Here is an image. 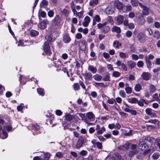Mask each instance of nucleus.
I'll return each instance as SVG.
<instances>
[{"label": "nucleus", "mask_w": 160, "mask_h": 160, "mask_svg": "<svg viewBox=\"0 0 160 160\" xmlns=\"http://www.w3.org/2000/svg\"><path fill=\"white\" fill-rule=\"evenodd\" d=\"M72 88L75 91H77L80 89V86L78 83H74L72 85Z\"/></svg>", "instance_id": "c85d7f7f"}, {"label": "nucleus", "mask_w": 160, "mask_h": 160, "mask_svg": "<svg viewBox=\"0 0 160 160\" xmlns=\"http://www.w3.org/2000/svg\"><path fill=\"white\" fill-rule=\"evenodd\" d=\"M88 153V152L85 150H82L80 152V154L82 156H85Z\"/></svg>", "instance_id": "0e129e2a"}, {"label": "nucleus", "mask_w": 160, "mask_h": 160, "mask_svg": "<svg viewBox=\"0 0 160 160\" xmlns=\"http://www.w3.org/2000/svg\"><path fill=\"white\" fill-rule=\"evenodd\" d=\"M139 6L142 9V13L144 15H148L149 14V9L147 6L139 3Z\"/></svg>", "instance_id": "6e6552de"}, {"label": "nucleus", "mask_w": 160, "mask_h": 160, "mask_svg": "<svg viewBox=\"0 0 160 160\" xmlns=\"http://www.w3.org/2000/svg\"><path fill=\"white\" fill-rule=\"evenodd\" d=\"M31 129L36 133H41L43 130L42 127H40L37 123L31 124Z\"/></svg>", "instance_id": "f03ea898"}, {"label": "nucleus", "mask_w": 160, "mask_h": 160, "mask_svg": "<svg viewBox=\"0 0 160 160\" xmlns=\"http://www.w3.org/2000/svg\"><path fill=\"white\" fill-rule=\"evenodd\" d=\"M96 144L97 147L98 149H101L102 148V146L101 143L99 142H96Z\"/></svg>", "instance_id": "680f3d73"}, {"label": "nucleus", "mask_w": 160, "mask_h": 160, "mask_svg": "<svg viewBox=\"0 0 160 160\" xmlns=\"http://www.w3.org/2000/svg\"><path fill=\"white\" fill-rule=\"evenodd\" d=\"M86 116L87 118L90 120L92 119L95 117L94 115L92 112H89L87 113Z\"/></svg>", "instance_id": "a878e982"}, {"label": "nucleus", "mask_w": 160, "mask_h": 160, "mask_svg": "<svg viewBox=\"0 0 160 160\" xmlns=\"http://www.w3.org/2000/svg\"><path fill=\"white\" fill-rule=\"evenodd\" d=\"M144 64V63L142 61H138L137 64V66L139 68L142 67Z\"/></svg>", "instance_id": "603ef678"}, {"label": "nucleus", "mask_w": 160, "mask_h": 160, "mask_svg": "<svg viewBox=\"0 0 160 160\" xmlns=\"http://www.w3.org/2000/svg\"><path fill=\"white\" fill-rule=\"evenodd\" d=\"M116 21L118 25L122 24L124 21V17L122 15H120L117 16Z\"/></svg>", "instance_id": "2eb2a0df"}, {"label": "nucleus", "mask_w": 160, "mask_h": 160, "mask_svg": "<svg viewBox=\"0 0 160 160\" xmlns=\"http://www.w3.org/2000/svg\"><path fill=\"white\" fill-rule=\"evenodd\" d=\"M62 41L65 43H68L71 41V39L68 33H65L62 36Z\"/></svg>", "instance_id": "ddd939ff"}, {"label": "nucleus", "mask_w": 160, "mask_h": 160, "mask_svg": "<svg viewBox=\"0 0 160 160\" xmlns=\"http://www.w3.org/2000/svg\"><path fill=\"white\" fill-rule=\"evenodd\" d=\"M94 79L97 81H100L102 78V77L99 74H96L93 76Z\"/></svg>", "instance_id": "2f4dec72"}, {"label": "nucleus", "mask_w": 160, "mask_h": 160, "mask_svg": "<svg viewBox=\"0 0 160 160\" xmlns=\"http://www.w3.org/2000/svg\"><path fill=\"white\" fill-rule=\"evenodd\" d=\"M102 80L104 81H110V76L109 75H106L102 79Z\"/></svg>", "instance_id": "a18cd8bd"}, {"label": "nucleus", "mask_w": 160, "mask_h": 160, "mask_svg": "<svg viewBox=\"0 0 160 160\" xmlns=\"http://www.w3.org/2000/svg\"><path fill=\"white\" fill-rule=\"evenodd\" d=\"M60 12L65 17H67L68 16L69 12L68 10L64 8L62 10V9H60Z\"/></svg>", "instance_id": "393cba45"}, {"label": "nucleus", "mask_w": 160, "mask_h": 160, "mask_svg": "<svg viewBox=\"0 0 160 160\" xmlns=\"http://www.w3.org/2000/svg\"><path fill=\"white\" fill-rule=\"evenodd\" d=\"M50 156V154L48 152H47L44 154L43 156V158L42 159V160H49Z\"/></svg>", "instance_id": "f704fd0d"}, {"label": "nucleus", "mask_w": 160, "mask_h": 160, "mask_svg": "<svg viewBox=\"0 0 160 160\" xmlns=\"http://www.w3.org/2000/svg\"><path fill=\"white\" fill-rule=\"evenodd\" d=\"M129 29H133L135 27V25L133 23L131 22L129 24V25L128 26Z\"/></svg>", "instance_id": "774afa93"}, {"label": "nucleus", "mask_w": 160, "mask_h": 160, "mask_svg": "<svg viewBox=\"0 0 160 160\" xmlns=\"http://www.w3.org/2000/svg\"><path fill=\"white\" fill-rule=\"evenodd\" d=\"M114 3L115 7L118 10H122L123 5L119 0H115L114 2Z\"/></svg>", "instance_id": "f8f14e48"}, {"label": "nucleus", "mask_w": 160, "mask_h": 160, "mask_svg": "<svg viewBox=\"0 0 160 160\" xmlns=\"http://www.w3.org/2000/svg\"><path fill=\"white\" fill-rule=\"evenodd\" d=\"M153 37L155 39H159L160 38V34L158 31L156 30L155 31L153 34Z\"/></svg>", "instance_id": "473e14b6"}, {"label": "nucleus", "mask_w": 160, "mask_h": 160, "mask_svg": "<svg viewBox=\"0 0 160 160\" xmlns=\"http://www.w3.org/2000/svg\"><path fill=\"white\" fill-rule=\"evenodd\" d=\"M127 64L128 66L130 67L131 69L135 68L136 65V63L132 60H130L128 61Z\"/></svg>", "instance_id": "dca6fc26"}, {"label": "nucleus", "mask_w": 160, "mask_h": 160, "mask_svg": "<svg viewBox=\"0 0 160 160\" xmlns=\"http://www.w3.org/2000/svg\"><path fill=\"white\" fill-rule=\"evenodd\" d=\"M141 141L139 143V148L140 149L143 151V154L146 155L150 153L151 151V149L150 146L146 144H142Z\"/></svg>", "instance_id": "f257e3e1"}, {"label": "nucleus", "mask_w": 160, "mask_h": 160, "mask_svg": "<svg viewBox=\"0 0 160 160\" xmlns=\"http://www.w3.org/2000/svg\"><path fill=\"white\" fill-rule=\"evenodd\" d=\"M157 122H159V121L157 119H150L149 120H148V121H147V122H149L153 124H155Z\"/></svg>", "instance_id": "5fc2aeb1"}, {"label": "nucleus", "mask_w": 160, "mask_h": 160, "mask_svg": "<svg viewBox=\"0 0 160 160\" xmlns=\"http://www.w3.org/2000/svg\"><path fill=\"white\" fill-rule=\"evenodd\" d=\"M65 117L66 120L68 121H70L72 119V116L69 114H65Z\"/></svg>", "instance_id": "58836bf2"}, {"label": "nucleus", "mask_w": 160, "mask_h": 160, "mask_svg": "<svg viewBox=\"0 0 160 160\" xmlns=\"http://www.w3.org/2000/svg\"><path fill=\"white\" fill-rule=\"evenodd\" d=\"M131 2L132 5L134 6H137L139 3L138 0H131Z\"/></svg>", "instance_id": "37998d69"}, {"label": "nucleus", "mask_w": 160, "mask_h": 160, "mask_svg": "<svg viewBox=\"0 0 160 160\" xmlns=\"http://www.w3.org/2000/svg\"><path fill=\"white\" fill-rule=\"evenodd\" d=\"M84 143V139L82 136L79 137L77 143L76 145V148L77 149H79L82 147Z\"/></svg>", "instance_id": "9d476101"}, {"label": "nucleus", "mask_w": 160, "mask_h": 160, "mask_svg": "<svg viewBox=\"0 0 160 160\" xmlns=\"http://www.w3.org/2000/svg\"><path fill=\"white\" fill-rule=\"evenodd\" d=\"M132 7L131 5L123 6L122 11L123 12H127L131 11Z\"/></svg>", "instance_id": "6ab92c4d"}, {"label": "nucleus", "mask_w": 160, "mask_h": 160, "mask_svg": "<svg viewBox=\"0 0 160 160\" xmlns=\"http://www.w3.org/2000/svg\"><path fill=\"white\" fill-rule=\"evenodd\" d=\"M48 2L46 0H42L40 4V5L41 6H47L48 4Z\"/></svg>", "instance_id": "c03bdc74"}, {"label": "nucleus", "mask_w": 160, "mask_h": 160, "mask_svg": "<svg viewBox=\"0 0 160 160\" xmlns=\"http://www.w3.org/2000/svg\"><path fill=\"white\" fill-rule=\"evenodd\" d=\"M79 115L81 118L82 120H86V118L85 114L80 113L79 114Z\"/></svg>", "instance_id": "e2e57ef3"}, {"label": "nucleus", "mask_w": 160, "mask_h": 160, "mask_svg": "<svg viewBox=\"0 0 160 160\" xmlns=\"http://www.w3.org/2000/svg\"><path fill=\"white\" fill-rule=\"evenodd\" d=\"M55 156L58 158H62L63 157V154L61 152H58L56 153Z\"/></svg>", "instance_id": "8fccbe9b"}, {"label": "nucleus", "mask_w": 160, "mask_h": 160, "mask_svg": "<svg viewBox=\"0 0 160 160\" xmlns=\"http://www.w3.org/2000/svg\"><path fill=\"white\" fill-rule=\"evenodd\" d=\"M24 107V104L21 103L17 107V109L18 111H21Z\"/></svg>", "instance_id": "79ce46f5"}, {"label": "nucleus", "mask_w": 160, "mask_h": 160, "mask_svg": "<svg viewBox=\"0 0 160 160\" xmlns=\"http://www.w3.org/2000/svg\"><path fill=\"white\" fill-rule=\"evenodd\" d=\"M4 90V87L0 84V95H2L3 94V92Z\"/></svg>", "instance_id": "4d7b16f0"}, {"label": "nucleus", "mask_w": 160, "mask_h": 160, "mask_svg": "<svg viewBox=\"0 0 160 160\" xmlns=\"http://www.w3.org/2000/svg\"><path fill=\"white\" fill-rule=\"evenodd\" d=\"M46 116L47 118H48L47 120V122H49L50 124H53V121L54 119V116L53 115H46Z\"/></svg>", "instance_id": "a211bd4d"}, {"label": "nucleus", "mask_w": 160, "mask_h": 160, "mask_svg": "<svg viewBox=\"0 0 160 160\" xmlns=\"http://www.w3.org/2000/svg\"><path fill=\"white\" fill-rule=\"evenodd\" d=\"M110 30V27L109 26H105L101 30V32L102 33L106 34Z\"/></svg>", "instance_id": "4be33fe9"}, {"label": "nucleus", "mask_w": 160, "mask_h": 160, "mask_svg": "<svg viewBox=\"0 0 160 160\" xmlns=\"http://www.w3.org/2000/svg\"><path fill=\"white\" fill-rule=\"evenodd\" d=\"M79 83L82 88V89L84 90L85 91H87V90L86 89V86L84 84L83 82L81 80H80L79 81Z\"/></svg>", "instance_id": "09e8293b"}, {"label": "nucleus", "mask_w": 160, "mask_h": 160, "mask_svg": "<svg viewBox=\"0 0 160 160\" xmlns=\"http://www.w3.org/2000/svg\"><path fill=\"white\" fill-rule=\"evenodd\" d=\"M75 62H74V63H75V67L78 70H77V72H78V69H79L80 66V64L79 62L77 61H76L75 59Z\"/></svg>", "instance_id": "6e6d98bb"}, {"label": "nucleus", "mask_w": 160, "mask_h": 160, "mask_svg": "<svg viewBox=\"0 0 160 160\" xmlns=\"http://www.w3.org/2000/svg\"><path fill=\"white\" fill-rule=\"evenodd\" d=\"M79 47L80 49L82 51L86 50V42L85 40L82 39L79 41Z\"/></svg>", "instance_id": "9b49d317"}, {"label": "nucleus", "mask_w": 160, "mask_h": 160, "mask_svg": "<svg viewBox=\"0 0 160 160\" xmlns=\"http://www.w3.org/2000/svg\"><path fill=\"white\" fill-rule=\"evenodd\" d=\"M120 75V73L118 71H114L112 73V76L115 78L118 77Z\"/></svg>", "instance_id": "a19ab883"}, {"label": "nucleus", "mask_w": 160, "mask_h": 160, "mask_svg": "<svg viewBox=\"0 0 160 160\" xmlns=\"http://www.w3.org/2000/svg\"><path fill=\"white\" fill-rule=\"evenodd\" d=\"M138 99L132 97L128 98L127 99L128 101L130 103L136 104L138 102Z\"/></svg>", "instance_id": "5701e85b"}, {"label": "nucleus", "mask_w": 160, "mask_h": 160, "mask_svg": "<svg viewBox=\"0 0 160 160\" xmlns=\"http://www.w3.org/2000/svg\"><path fill=\"white\" fill-rule=\"evenodd\" d=\"M50 44H49L47 42H44L43 46V49L45 53L49 56H50L52 53L51 51Z\"/></svg>", "instance_id": "0eeeda50"}, {"label": "nucleus", "mask_w": 160, "mask_h": 160, "mask_svg": "<svg viewBox=\"0 0 160 160\" xmlns=\"http://www.w3.org/2000/svg\"><path fill=\"white\" fill-rule=\"evenodd\" d=\"M54 14V12L53 10H51L49 11L48 13V15L50 18L52 17Z\"/></svg>", "instance_id": "864d4df0"}, {"label": "nucleus", "mask_w": 160, "mask_h": 160, "mask_svg": "<svg viewBox=\"0 0 160 160\" xmlns=\"http://www.w3.org/2000/svg\"><path fill=\"white\" fill-rule=\"evenodd\" d=\"M47 22L45 20H43L40 22L38 25V27L41 29H44L47 27Z\"/></svg>", "instance_id": "f3484780"}, {"label": "nucleus", "mask_w": 160, "mask_h": 160, "mask_svg": "<svg viewBox=\"0 0 160 160\" xmlns=\"http://www.w3.org/2000/svg\"><path fill=\"white\" fill-rule=\"evenodd\" d=\"M138 22L140 25H142L145 22V19L143 17H140L138 20Z\"/></svg>", "instance_id": "ea45409f"}, {"label": "nucleus", "mask_w": 160, "mask_h": 160, "mask_svg": "<svg viewBox=\"0 0 160 160\" xmlns=\"http://www.w3.org/2000/svg\"><path fill=\"white\" fill-rule=\"evenodd\" d=\"M105 68L103 67H100L98 69V72L99 73H101L105 71Z\"/></svg>", "instance_id": "052dcab7"}, {"label": "nucleus", "mask_w": 160, "mask_h": 160, "mask_svg": "<svg viewBox=\"0 0 160 160\" xmlns=\"http://www.w3.org/2000/svg\"><path fill=\"white\" fill-rule=\"evenodd\" d=\"M98 2V0H90L89 3L91 6H93L94 4H97Z\"/></svg>", "instance_id": "c9c22d12"}, {"label": "nucleus", "mask_w": 160, "mask_h": 160, "mask_svg": "<svg viewBox=\"0 0 160 160\" xmlns=\"http://www.w3.org/2000/svg\"><path fill=\"white\" fill-rule=\"evenodd\" d=\"M37 91L40 95L44 96L45 94L44 89L41 88H39L37 89Z\"/></svg>", "instance_id": "cd10ccee"}, {"label": "nucleus", "mask_w": 160, "mask_h": 160, "mask_svg": "<svg viewBox=\"0 0 160 160\" xmlns=\"http://www.w3.org/2000/svg\"><path fill=\"white\" fill-rule=\"evenodd\" d=\"M125 91L127 94H130L132 92V88L130 87H128L125 88Z\"/></svg>", "instance_id": "bf43d9fd"}, {"label": "nucleus", "mask_w": 160, "mask_h": 160, "mask_svg": "<svg viewBox=\"0 0 160 160\" xmlns=\"http://www.w3.org/2000/svg\"><path fill=\"white\" fill-rule=\"evenodd\" d=\"M150 74L148 72H143L141 75L142 78L144 80L148 81L150 79Z\"/></svg>", "instance_id": "4468645a"}, {"label": "nucleus", "mask_w": 160, "mask_h": 160, "mask_svg": "<svg viewBox=\"0 0 160 160\" xmlns=\"http://www.w3.org/2000/svg\"><path fill=\"white\" fill-rule=\"evenodd\" d=\"M82 37V34L79 32L77 33L75 36V38L78 39H81Z\"/></svg>", "instance_id": "338daca9"}, {"label": "nucleus", "mask_w": 160, "mask_h": 160, "mask_svg": "<svg viewBox=\"0 0 160 160\" xmlns=\"http://www.w3.org/2000/svg\"><path fill=\"white\" fill-rule=\"evenodd\" d=\"M131 145V143H126L124 145L121 146L120 148V149L121 150H124V149H126V150H128L130 146Z\"/></svg>", "instance_id": "b1692460"}, {"label": "nucleus", "mask_w": 160, "mask_h": 160, "mask_svg": "<svg viewBox=\"0 0 160 160\" xmlns=\"http://www.w3.org/2000/svg\"><path fill=\"white\" fill-rule=\"evenodd\" d=\"M30 34L31 37H34L38 35L39 32L35 30L32 29L30 32Z\"/></svg>", "instance_id": "412c9836"}, {"label": "nucleus", "mask_w": 160, "mask_h": 160, "mask_svg": "<svg viewBox=\"0 0 160 160\" xmlns=\"http://www.w3.org/2000/svg\"><path fill=\"white\" fill-rule=\"evenodd\" d=\"M61 19L59 15H56L52 21V25L54 26H59L61 24Z\"/></svg>", "instance_id": "20e7f679"}, {"label": "nucleus", "mask_w": 160, "mask_h": 160, "mask_svg": "<svg viewBox=\"0 0 160 160\" xmlns=\"http://www.w3.org/2000/svg\"><path fill=\"white\" fill-rule=\"evenodd\" d=\"M88 70L91 71L93 73H96L97 71V69L91 65H89Z\"/></svg>", "instance_id": "bb28decb"}, {"label": "nucleus", "mask_w": 160, "mask_h": 160, "mask_svg": "<svg viewBox=\"0 0 160 160\" xmlns=\"http://www.w3.org/2000/svg\"><path fill=\"white\" fill-rule=\"evenodd\" d=\"M106 24V23L104 22L103 23H99L97 25L98 28L101 30Z\"/></svg>", "instance_id": "49530a36"}, {"label": "nucleus", "mask_w": 160, "mask_h": 160, "mask_svg": "<svg viewBox=\"0 0 160 160\" xmlns=\"http://www.w3.org/2000/svg\"><path fill=\"white\" fill-rule=\"evenodd\" d=\"M146 113L148 115H150L152 112V109L149 108H147L145 110Z\"/></svg>", "instance_id": "13d9d810"}, {"label": "nucleus", "mask_w": 160, "mask_h": 160, "mask_svg": "<svg viewBox=\"0 0 160 160\" xmlns=\"http://www.w3.org/2000/svg\"><path fill=\"white\" fill-rule=\"evenodd\" d=\"M92 75L90 72H86L85 73V79L89 80H91L92 77Z\"/></svg>", "instance_id": "c756f323"}, {"label": "nucleus", "mask_w": 160, "mask_h": 160, "mask_svg": "<svg viewBox=\"0 0 160 160\" xmlns=\"http://www.w3.org/2000/svg\"><path fill=\"white\" fill-rule=\"evenodd\" d=\"M150 92L151 94L155 92L156 90V88L154 85H151L149 87Z\"/></svg>", "instance_id": "7c9ffc66"}, {"label": "nucleus", "mask_w": 160, "mask_h": 160, "mask_svg": "<svg viewBox=\"0 0 160 160\" xmlns=\"http://www.w3.org/2000/svg\"><path fill=\"white\" fill-rule=\"evenodd\" d=\"M53 35L51 33L49 35H47L45 37V39L47 40L45 42H47L48 43L52 44V43H53L55 40V38H52Z\"/></svg>", "instance_id": "1a4fd4ad"}, {"label": "nucleus", "mask_w": 160, "mask_h": 160, "mask_svg": "<svg viewBox=\"0 0 160 160\" xmlns=\"http://www.w3.org/2000/svg\"><path fill=\"white\" fill-rule=\"evenodd\" d=\"M155 138L149 136L145 138L144 139L141 141L142 144H146L150 146L152 145L153 142V141Z\"/></svg>", "instance_id": "423d86ee"}, {"label": "nucleus", "mask_w": 160, "mask_h": 160, "mask_svg": "<svg viewBox=\"0 0 160 160\" xmlns=\"http://www.w3.org/2000/svg\"><path fill=\"white\" fill-rule=\"evenodd\" d=\"M125 34L127 38H130L132 36V33L131 31L128 30L126 32Z\"/></svg>", "instance_id": "de8ad7c7"}, {"label": "nucleus", "mask_w": 160, "mask_h": 160, "mask_svg": "<svg viewBox=\"0 0 160 160\" xmlns=\"http://www.w3.org/2000/svg\"><path fill=\"white\" fill-rule=\"evenodd\" d=\"M154 58V56L152 54L149 55L148 56H146L144 59L148 68L150 69L152 68V64L150 60H153Z\"/></svg>", "instance_id": "7ed1b4c3"}, {"label": "nucleus", "mask_w": 160, "mask_h": 160, "mask_svg": "<svg viewBox=\"0 0 160 160\" xmlns=\"http://www.w3.org/2000/svg\"><path fill=\"white\" fill-rule=\"evenodd\" d=\"M137 38L140 43H143L146 42L147 36L144 33L140 32L138 34Z\"/></svg>", "instance_id": "39448f33"}, {"label": "nucleus", "mask_w": 160, "mask_h": 160, "mask_svg": "<svg viewBox=\"0 0 160 160\" xmlns=\"http://www.w3.org/2000/svg\"><path fill=\"white\" fill-rule=\"evenodd\" d=\"M94 135L97 137L101 141L104 142L105 140V139L102 136H98L96 134H95Z\"/></svg>", "instance_id": "3c124183"}, {"label": "nucleus", "mask_w": 160, "mask_h": 160, "mask_svg": "<svg viewBox=\"0 0 160 160\" xmlns=\"http://www.w3.org/2000/svg\"><path fill=\"white\" fill-rule=\"evenodd\" d=\"M120 95L122 98H124L126 97V94L123 90H121L119 92Z\"/></svg>", "instance_id": "69168bd1"}, {"label": "nucleus", "mask_w": 160, "mask_h": 160, "mask_svg": "<svg viewBox=\"0 0 160 160\" xmlns=\"http://www.w3.org/2000/svg\"><path fill=\"white\" fill-rule=\"evenodd\" d=\"M134 89L136 92H139L142 89L141 85L139 83L136 84L134 87Z\"/></svg>", "instance_id": "72a5a7b5"}, {"label": "nucleus", "mask_w": 160, "mask_h": 160, "mask_svg": "<svg viewBox=\"0 0 160 160\" xmlns=\"http://www.w3.org/2000/svg\"><path fill=\"white\" fill-rule=\"evenodd\" d=\"M137 150H134L133 151L132 150L128 152V155L129 157H132L137 153Z\"/></svg>", "instance_id": "e433bc0d"}, {"label": "nucleus", "mask_w": 160, "mask_h": 160, "mask_svg": "<svg viewBox=\"0 0 160 160\" xmlns=\"http://www.w3.org/2000/svg\"><path fill=\"white\" fill-rule=\"evenodd\" d=\"M112 31L113 32H116L118 33H120L121 32L120 28L116 26L113 27L112 29Z\"/></svg>", "instance_id": "aec40b11"}, {"label": "nucleus", "mask_w": 160, "mask_h": 160, "mask_svg": "<svg viewBox=\"0 0 160 160\" xmlns=\"http://www.w3.org/2000/svg\"><path fill=\"white\" fill-rule=\"evenodd\" d=\"M160 156V154L158 152H155L152 155L153 158L154 160L158 159Z\"/></svg>", "instance_id": "4c0bfd02"}]
</instances>
